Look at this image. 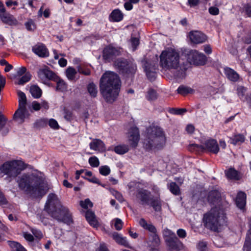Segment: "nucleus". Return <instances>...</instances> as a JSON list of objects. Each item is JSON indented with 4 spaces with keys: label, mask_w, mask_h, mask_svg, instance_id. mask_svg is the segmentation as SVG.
I'll return each instance as SVG.
<instances>
[{
    "label": "nucleus",
    "mask_w": 251,
    "mask_h": 251,
    "mask_svg": "<svg viewBox=\"0 0 251 251\" xmlns=\"http://www.w3.org/2000/svg\"><path fill=\"white\" fill-rule=\"evenodd\" d=\"M19 188L35 197H43L48 188L44 178L33 174H24L17 180Z\"/></svg>",
    "instance_id": "obj_1"
},
{
    "label": "nucleus",
    "mask_w": 251,
    "mask_h": 251,
    "mask_svg": "<svg viewBox=\"0 0 251 251\" xmlns=\"http://www.w3.org/2000/svg\"><path fill=\"white\" fill-rule=\"evenodd\" d=\"M121 81L117 74L105 72L100 79V91L107 102H113L119 95Z\"/></svg>",
    "instance_id": "obj_2"
},
{
    "label": "nucleus",
    "mask_w": 251,
    "mask_h": 251,
    "mask_svg": "<svg viewBox=\"0 0 251 251\" xmlns=\"http://www.w3.org/2000/svg\"><path fill=\"white\" fill-rule=\"evenodd\" d=\"M44 210L53 218L59 222L70 225L73 222L72 214L69 209L61 205L54 194H50L45 204Z\"/></svg>",
    "instance_id": "obj_3"
},
{
    "label": "nucleus",
    "mask_w": 251,
    "mask_h": 251,
    "mask_svg": "<svg viewBox=\"0 0 251 251\" xmlns=\"http://www.w3.org/2000/svg\"><path fill=\"white\" fill-rule=\"evenodd\" d=\"M159 65L166 71L180 68V71L176 76L178 78H183L185 76L186 69L181 67L179 54L174 49H168L162 51L160 55Z\"/></svg>",
    "instance_id": "obj_4"
},
{
    "label": "nucleus",
    "mask_w": 251,
    "mask_h": 251,
    "mask_svg": "<svg viewBox=\"0 0 251 251\" xmlns=\"http://www.w3.org/2000/svg\"><path fill=\"white\" fill-rule=\"evenodd\" d=\"M226 217L222 210L217 208H212L204 214L203 218L205 227L211 230L219 231L222 226L226 223Z\"/></svg>",
    "instance_id": "obj_5"
},
{
    "label": "nucleus",
    "mask_w": 251,
    "mask_h": 251,
    "mask_svg": "<svg viewBox=\"0 0 251 251\" xmlns=\"http://www.w3.org/2000/svg\"><path fill=\"white\" fill-rule=\"evenodd\" d=\"M166 138L162 129L152 127L148 130V137L144 141V147L148 150L159 149L165 145Z\"/></svg>",
    "instance_id": "obj_6"
},
{
    "label": "nucleus",
    "mask_w": 251,
    "mask_h": 251,
    "mask_svg": "<svg viewBox=\"0 0 251 251\" xmlns=\"http://www.w3.org/2000/svg\"><path fill=\"white\" fill-rule=\"evenodd\" d=\"M24 169L22 162L15 160L6 161L0 167V172L11 179L17 177Z\"/></svg>",
    "instance_id": "obj_7"
},
{
    "label": "nucleus",
    "mask_w": 251,
    "mask_h": 251,
    "mask_svg": "<svg viewBox=\"0 0 251 251\" xmlns=\"http://www.w3.org/2000/svg\"><path fill=\"white\" fill-rule=\"evenodd\" d=\"M188 62L191 65L200 66L204 65L207 61L205 55L197 50H190L186 53Z\"/></svg>",
    "instance_id": "obj_8"
},
{
    "label": "nucleus",
    "mask_w": 251,
    "mask_h": 251,
    "mask_svg": "<svg viewBox=\"0 0 251 251\" xmlns=\"http://www.w3.org/2000/svg\"><path fill=\"white\" fill-rule=\"evenodd\" d=\"M114 66L123 74H132L135 73L136 65L132 62H129L124 58L117 59L114 62Z\"/></svg>",
    "instance_id": "obj_9"
},
{
    "label": "nucleus",
    "mask_w": 251,
    "mask_h": 251,
    "mask_svg": "<svg viewBox=\"0 0 251 251\" xmlns=\"http://www.w3.org/2000/svg\"><path fill=\"white\" fill-rule=\"evenodd\" d=\"M190 150H195L198 151L206 150L207 151L217 154L219 151V148L216 140L214 139H209L206 141L204 145H199L197 144H192L190 146Z\"/></svg>",
    "instance_id": "obj_10"
},
{
    "label": "nucleus",
    "mask_w": 251,
    "mask_h": 251,
    "mask_svg": "<svg viewBox=\"0 0 251 251\" xmlns=\"http://www.w3.org/2000/svg\"><path fill=\"white\" fill-rule=\"evenodd\" d=\"M145 71L148 78L153 81L156 77L157 64L155 61H146L143 64Z\"/></svg>",
    "instance_id": "obj_11"
},
{
    "label": "nucleus",
    "mask_w": 251,
    "mask_h": 251,
    "mask_svg": "<svg viewBox=\"0 0 251 251\" xmlns=\"http://www.w3.org/2000/svg\"><path fill=\"white\" fill-rule=\"evenodd\" d=\"M151 198V193L147 190L141 188L137 191L136 200L142 205H149Z\"/></svg>",
    "instance_id": "obj_12"
},
{
    "label": "nucleus",
    "mask_w": 251,
    "mask_h": 251,
    "mask_svg": "<svg viewBox=\"0 0 251 251\" xmlns=\"http://www.w3.org/2000/svg\"><path fill=\"white\" fill-rule=\"evenodd\" d=\"M39 77L42 80H57V75L48 67H44L41 68L38 72Z\"/></svg>",
    "instance_id": "obj_13"
},
{
    "label": "nucleus",
    "mask_w": 251,
    "mask_h": 251,
    "mask_svg": "<svg viewBox=\"0 0 251 251\" xmlns=\"http://www.w3.org/2000/svg\"><path fill=\"white\" fill-rule=\"evenodd\" d=\"M189 37L191 42L195 44H201L207 40L206 36L198 30L190 31Z\"/></svg>",
    "instance_id": "obj_14"
},
{
    "label": "nucleus",
    "mask_w": 251,
    "mask_h": 251,
    "mask_svg": "<svg viewBox=\"0 0 251 251\" xmlns=\"http://www.w3.org/2000/svg\"><path fill=\"white\" fill-rule=\"evenodd\" d=\"M128 140L132 148H135L139 140V132L136 127H132L128 132Z\"/></svg>",
    "instance_id": "obj_15"
},
{
    "label": "nucleus",
    "mask_w": 251,
    "mask_h": 251,
    "mask_svg": "<svg viewBox=\"0 0 251 251\" xmlns=\"http://www.w3.org/2000/svg\"><path fill=\"white\" fill-rule=\"evenodd\" d=\"M160 243L159 238L156 233L150 234L147 241L150 251H159Z\"/></svg>",
    "instance_id": "obj_16"
},
{
    "label": "nucleus",
    "mask_w": 251,
    "mask_h": 251,
    "mask_svg": "<svg viewBox=\"0 0 251 251\" xmlns=\"http://www.w3.org/2000/svg\"><path fill=\"white\" fill-rule=\"evenodd\" d=\"M165 241L170 251H179L183 249L182 243L176 236L173 239H165Z\"/></svg>",
    "instance_id": "obj_17"
},
{
    "label": "nucleus",
    "mask_w": 251,
    "mask_h": 251,
    "mask_svg": "<svg viewBox=\"0 0 251 251\" xmlns=\"http://www.w3.org/2000/svg\"><path fill=\"white\" fill-rule=\"evenodd\" d=\"M121 51L119 49L112 46H108L104 48L103 51V58L109 61L114 57L120 55Z\"/></svg>",
    "instance_id": "obj_18"
},
{
    "label": "nucleus",
    "mask_w": 251,
    "mask_h": 251,
    "mask_svg": "<svg viewBox=\"0 0 251 251\" xmlns=\"http://www.w3.org/2000/svg\"><path fill=\"white\" fill-rule=\"evenodd\" d=\"M33 52L40 57H47L49 55V52L46 46L41 43H38L32 47Z\"/></svg>",
    "instance_id": "obj_19"
},
{
    "label": "nucleus",
    "mask_w": 251,
    "mask_h": 251,
    "mask_svg": "<svg viewBox=\"0 0 251 251\" xmlns=\"http://www.w3.org/2000/svg\"><path fill=\"white\" fill-rule=\"evenodd\" d=\"M27 110L26 107H19L13 116V119L19 123H23L27 117Z\"/></svg>",
    "instance_id": "obj_20"
},
{
    "label": "nucleus",
    "mask_w": 251,
    "mask_h": 251,
    "mask_svg": "<svg viewBox=\"0 0 251 251\" xmlns=\"http://www.w3.org/2000/svg\"><path fill=\"white\" fill-rule=\"evenodd\" d=\"M113 239L118 244L127 248H130L128 242L126 238L122 237L120 234L116 232H114L111 234Z\"/></svg>",
    "instance_id": "obj_21"
},
{
    "label": "nucleus",
    "mask_w": 251,
    "mask_h": 251,
    "mask_svg": "<svg viewBox=\"0 0 251 251\" xmlns=\"http://www.w3.org/2000/svg\"><path fill=\"white\" fill-rule=\"evenodd\" d=\"M90 148L92 150L98 151H102L105 150L103 142L98 139L93 140L92 142L90 143Z\"/></svg>",
    "instance_id": "obj_22"
},
{
    "label": "nucleus",
    "mask_w": 251,
    "mask_h": 251,
    "mask_svg": "<svg viewBox=\"0 0 251 251\" xmlns=\"http://www.w3.org/2000/svg\"><path fill=\"white\" fill-rule=\"evenodd\" d=\"M226 76L232 81H236L239 78V75L233 69L230 68H226L224 69Z\"/></svg>",
    "instance_id": "obj_23"
},
{
    "label": "nucleus",
    "mask_w": 251,
    "mask_h": 251,
    "mask_svg": "<svg viewBox=\"0 0 251 251\" xmlns=\"http://www.w3.org/2000/svg\"><path fill=\"white\" fill-rule=\"evenodd\" d=\"M139 223L140 225L143 228L150 231L151 234L156 233V229L155 227L152 224L148 223L144 219H141Z\"/></svg>",
    "instance_id": "obj_24"
},
{
    "label": "nucleus",
    "mask_w": 251,
    "mask_h": 251,
    "mask_svg": "<svg viewBox=\"0 0 251 251\" xmlns=\"http://www.w3.org/2000/svg\"><path fill=\"white\" fill-rule=\"evenodd\" d=\"M246 195L245 193L239 192L236 197V203L240 209H243L246 204Z\"/></svg>",
    "instance_id": "obj_25"
},
{
    "label": "nucleus",
    "mask_w": 251,
    "mask_h": 251,
    "mask_svg": "<svg viewBox=\"0 0 251 251\" xmlns=\"http://www.w3.org/2000/svg\"><path fill=\"white\" fill-rule=\"evenodd\" d=\"M85 217L88 222L93 227H97L98 222L96 219L95 214L91 210H88L85 214Z\"/></svg>",
    "instance_id": "obj_26"
},
{
    "label": "nucleus",
    "mask_w": 251,
    "mask_h": 251,
    "mask_svg": "<svg viewBox=\"0 0 251 251\" xmlns=\"http://www.w3.org/2000/svg\"><path fill=\"white\" fill-rule=\"evenodd\" d=\"M0 18L2 22L10 25H15L17 22L13 16L7 13L0 15Z\"/></svg>",
    "instance_id": "obj_27"
},
{
    "label": "nucleus",
    "mask_w": 251,
    "mask_h": 251,
    "mask_svg": "<svg viewBox=\"0 0 251 251\" xmlns=\"http://www.w3.org/2000/svg\"><path fill=\"white\" fill-rule=\"evenodd\" d=\"M123 17V13L118 9L114 10L110 15V20L115 22L122 21Z\"/></svg>",
    "instance_id": "obj_28"
},
{
    "label": "nucleus",
    "mask_w": 251,
    "mask_h": 251,
    "mask_svg": "<svg viewBox=\"0 0 251 251\" xmlns=\"http://www.w3.org/2000/svg\"><path fill=\"white\" fill-rule=\"evenodd\" d=\"M225 174L228 179L239 180L240 178V176L238 172L232 168L226 170Z\"/></svg>",
    "instance_id": "obj_29"
},
{
    "label": "nucleus",
    "mask_w": 251,
    "mask_h": 251,
    "mask_svg": "<svg viewBox=\"0 0 251 251\" xmlns=\"http://www.w3.org/2000/svg\"><path fill=\"white\" fill-rule=\"evenodd\" d=\"M150 204L155 211L159 212L161 210L162 203L159 198H153L151 197Z\"/></svg>",
    "instance_id": "obj_30"
},
{
    "label": "nucleus",
    "mask_w": 251,
    "mask_h": 251,
    "mask_svg": "<svg viewBox=\"0 0 251 251\" xmlns=\"http://www.w3.org/2000/svg\"><path fill=\"white\" fill-rule=\"evenodd\" d=\"M221 197L220 192L217 190H213L209 192L208 196V200L209 202L214 203L218 201Z\"/></svg>",
    "instance_id": "obj_31"
},
{
    "label": "nucleus",
    "mask_w": 251,
    "mask_h": 251,
    "mask_svg": "<svg viewBox=\"0 0 251 251\" xmlns=\"http://www.w3.org/2000/svg\"><path fill=\"white\" fill-rule=\"evenodd\" d=\"M245 141V137L243 135L238 134L230 138V143L233 145L240 144Z\"/></svg>",
    "instance_id": "obj_32"
},
{
    "label": "nucleus",
    "mask_w": 251,
    "mask_h": 251,
    "mask_svg": "<svg viewBox=\"0 0 251 251\" xmlns=\"http://www.w3.org/2000/svg\"><path fill=\"white\" fill-rule=\"evenodd\" d=\"M30 93L32 96L35 99L40 98L42 95V90L37 85H32L30 87Z\"/></svg>",
    "instance_id": "obj_33"
},
{
    "label": "nucleus",
    "mask_w": 251,
    "mask_h": 251,
    "mask_svg": "<svg viewBox=\"0 0 251 251\" xmlns=\"http://www.w3.org/2000/svg\"><path fill=\"white\" fill-rule=\"evenodd\" d=\"M177 92L178 94L185 96L188 94L193 93L194 90L189 87L180 85L177 89Z\"/></svg>",
    "instance_id": "obj_34"
},
{
    "label": "nucleus",
    "mask_w": 251,
    "mask_h": 251,
    "mask_svg": "<svg viewBox=\"0 0 251 251\" xmlns=\"http://www.w3.org/2000/svg\"><path fill=\"white\" fill-rule=\"evenodd\" d=\"M168 188L170 192L175 195H179L180 194L179 187L176 182H171L168 184Z\"/></svg>",
    "instance_id": "obj_35"
},
{
    "label": "nucleus",
    "mask_w": 251,
    "mask_h": 251,
    "mask_svg": "<svg viewBox=\"0 0 251 251\" xmlns=\"http://www.w3.org/2000/svg\"><path fill=\"white\" fill-rule=\"evenodd\" d=\"M8 244L13 251H27L20 243L15 241H9Z\"/></svg>",
    "instance_id": "obj_36"
},
{
    "label": "nucleus",
    "mask_w": 251,
    "mask_h": 251,
    "mask_svg": "<svg viewBox=\"0 0 251 251\" xmlns=\"http://www.w3.org/2000/svg\"><path fill=\"white\" fill-rule=\"evenodd\" d=\"M19 97V107H26V98L25 94L22 91L18 92Z\"/></svg>",
    "instance_id": "obj_37"
},
{
    "label": "nucleus",
    "mask_w": 251,
    "mask_h": 251,
    "mask_svg": "<svg viewBox=\"0 0 251 251\" xmlns=\"http://www.w3.org/2000/svg\"><path fill=\"white\" fill-rule=\"evenodd\" d=\"M129 151L128 146L126 145L117 146L114 148V151L118 154H123Z\"/></svg>",
    "instance_id": "obj_38"
},
{
    "label": "nucleus",
    "mask_w": 251,
    "mask_h": 251,
    "mask_svg": "<svg viewBox=\"0 0 251 251\" xmlns=\"http://www.w3.org/2000/svg\"><path fill=\"white\" fill-rule=\"evenodd\" d=\"M76 73V71L71 67H68L66 71V76L70 80H73L75 78Z\"/></svg>",
    "instance_id": "obj_39"
},
{
    "label": "nucleus",
    "mask_w": 251,
    "mask_h": 251,
    "mask_svg": "<svg viewBox=\"0 0 251 251\" xmlns=\"http://www.w3.org/2000/svg\"><path fill=\"white\" fill-rule=\"evenodd\" d=\"M87 90L90 96L93 97H96L97 95V89L95 84L91 83L87 86Z\"/></svg>",
    "instance_id": "obj_40"
},
{
    "label": "nucleus",
    "mask_w": 251,
    "mask_h": 251,
    "mask_svg": "<svg viewBox=\"0 0 251 251\" xmlns=\"http://www.w3.org/2000/svg\"><path fill=\"white\" fill-rule=\"evenodd\" d=\"M163 234L165 239H171L176 236L174 232L168 228L164 229Z\"/></svg>",
    "instance_id": "obj_41"
},
{
    "label": "nucleus",
    "mask_w": 251,
    "mask_h": 251,
    "mask_svg": "<svg viewBox=\"0 0 251 251\" xmlns=\"http://www.w3.org/2000/svg\"><path fill=\"white\" fill-rule=\"evenodd\" d=\"M237 94L240 99L244 100L246 99V89L242 86H239L237 89Z\"/></svg>",
    "instance_id": "obj_42"
},
{
    "label": "nucleus",
    "mask_w": 251,
    "mask_h": 251,
    "mask_svg": "<svg viewBox=\"0 0 251 251\" xmlns=\"http://www.w3.org/2000/svg\"><path fill=\"white\" fill-rule=\"evenodd\" d=\"M31 75L29 72H27L19 79L18 84L19 85H23L25 83L29 81L31 78Z\"/></svg>",
    "instance_id": "obj_43"
},
{
    "label": "nucleus",
    "mask_w": 251,
    "mask_h": 251,
    "mask_svg": "<svg viewBox=\"0 0 251 251\" xmlns=\"http://www.w3.org/2000/svg\"><path fill=\"white\" fill-rule=\"evenodd\" d=\"M146 97L149 100H154L157 98V94L155 91L151 89L149 90Z\"/></svg>",
    "instance_id": "obj_44"
},
{
    "label": "nucleus",
    "mask_w": 251,
    "mask_h": 251,
    "mask_svg": "<svg viewBox=\"0 0 251 251\" xmlns=\"http://www.w3.org/2000/svg\"><path fill=\"white\" fill-rule=\"evenodd\" d=\"M88 162L89 164L93 167H98L100 165L99 160L95 156L90 157Z\"/></svg>",
    "instance_id": "obj_45"
},
{
    "label": "nucleus",
    "mask_w": 251,
    "mask_h": 251,
    "mask_svg": "<svg viewBox=\"0 0 251 251\" xmlns=\"http://www.w3.org/2000/svg\"><path fill=\"white\" fill-rule=\"evenodd\" d=\"M99 172L101 175L106 176L110 173L111 170L108 166L104 165L100 167Z\"/></svg>",
    "instance_id": "obj_46"
},
{
    "label": "nucleus",
    "mask_w": 251,
    "mask_h": 251,
    "mask_svg": "<svg viewBox=\"0 0 251 251\" xmlns=\"http://www.w3.org/2000/svg\"><path fill=\"white\" fill-rule=\"evenodd\" d=\"M67 88V86L65 82L62 80H59L57 82L56 89L57 91H64Z\"/></svg>",
    "instance_id": "obj_47"
},
{
    "label": "nucleus",
    "mask_w": 251,
    "mask_h": 251,
    "mask_svg": "<svg viewBox=\"0 0 251 251\" xmlns=\"http://www.w3.org/2000/svg\"><path fill=\"white\" fill-rule=\"evenodd\" d=\"M80 205L82 207L85 209L93 206V203L89 199H86L84 201H80Z\"/></svg>",
    "instance_id": "obj_48"
},
{
    "label": "nucleus",
    "mask_w": 251,
    "mask_h": 251,
    "mask_svg": "<svg viewBox=\"0 0 251 251\" xmlns=\"http://www.w3.org/2000/svg\"><path fill=\"white\" fill-rule=\"evenodd\" d=\"M25 27L26 29L28 30H34L36 28V25L34 23V22L31 20H28L25 24Z\"/></svg>",
    "instance_id": "obj_49"
},
{
    "label": "nucleus",
    "mask_w": 251,
    "mask_h": 251,
    "mask_svg": "<svg viewBox=\"0 0 251 251\" xmlns=\"http://www.w3.org/2000/svg\"><path fill=\"white\" fill-rule=\"evenodd\" d=\"M31 231L32 232L34 236L39 240H40L43 237V234L42 233V232L37 229L31 228Z\"/></svg>",
    "instance_id": "obj_50"
},
{
    "label": "nucleus",
    "mask_w": 251,
    "mask_h": 251,
    "mask_svg": "<svg viewBox=\"0 0 251 251\" xmlns=\"http://www.w3.org/2000/svg\"><path fill=\"white\" fill-rule=\"evenodd\" d=\"M48 124L49 126L51 128H53L54 129H57L59 128V126L57 122L53 119H50L48 121Z\"/></svg>",
    "instance_id": "obj_51"
},
{
    "label": "nucleus",
    "mask_w": 251,
    "mask_h": 251,
    "mask_svg": "<svg viewBox=\"0 0 251 251\" xmlns=\"http://www.w3.org/2000/svg\"><path fill=\"white\" fill-rule=\"evenodd\" d=\"M213 242L215 245L218 248H222L224 246L223 239L219 237H216Z\"/></svg>",
    "instance_id": "obj_52"
},
{
    "label": "nucleus",
    "mask_w": 251,
    "mask_h": 251,
    "mask_svg": "<svg viewBox=\"0 0 251 251\" xmlns=\"http://www.w3.org/2000/svg\"><path fill=\"white\" fill-rule=\"evenodd\" d=\"M123 222L122 221L119 219L116 218L115 219V223H114V226L116 230H120L123 227Z\"/></svg>",
    "instance_id": "obj_53"
},
{
    "label": "nucleus",
    "mask_w": 251,
    "mask_h": 251,
    "mask_svg": "<svg viewBox=\"0 0 251 251\" xmlns=\"http://www.w3.org/2000/svg\"><path fill=\"white\" fill-rule=\"evenodd\" d=\"M131 43L133 48V50H135L136 49L137 47L139 44V40L138 38L136 37H131Z\"/></svg>",
    "instance_id": "obj_54"
},
{
    "label": "nucleus",
    "mask_w": 251,
    "mask_h": 251,
    "mask_svg": "<svg viewBox=\"0 0 251 251\" xmlns=\"http://www.w3.org/2000/svg\"><path fill=\"white\" fill-rule=\"evenodd\" d=\"M6 121V118L0 112V131L5 126Z\"/></svg>",
    "instance_id": "obj_55"
},
{
    "label": "nucleus",
    "mask_w": 251,
    "mask_h": 251,
    "mask_svg": "<svg viewBox=\"0 0 251 251\" xmlns=\"http://www.w3.org/2000/svg\"><path fill=\"white\" fill-rule=\"evenodd\" d=\"M77 71L80 74H83L86 75H90V71L89 69H84L81 66H78L77 67Z\"/></svg>",
    "instance_id": "obj_56"
},
{
    "label": "nucleus",
    "mask_w": 251,
    "mask_h": 251,
    "mask_svg": "<svg viewBox=\"0 0 251 251\" xmlns=\"http://www.w3.org/2000/svg\"><path fill=\"white\" fill-rule=\"evenodd\" d=\"M187 110L185 108L181 109H172L171 112L174 114L181 115L186 112Z\"/></svg>",
    "instance_id": "obj_57"
},
{
    "label": "nucleus",
    "mask_w": 251,
    "mask_h": 251,
    "mask_svg": "<svg viewBox=\"0 0 251 251\" xmlns=\"http://www.w3.org/2000/svg\"><path fill=\"white\" fill-rule=\"evenodd\" d=\"M197 248L199 251H204L207 248V244L203 241L200 242L198 244Z\"/></svg>",
    "instance_id": "obj_58"
},
{
    "label": "nucleus",
    "mask_w": 251,
    "mask_h": 251,
    "mask_svg": "<svg viewBox=\"0 0 251 251\" xmlns=\"http://www.w3.org/2000/svg\"><path fill=\"white\" fill-rule=\"evenodd\" d=\"M48 123V120L47 119H41L36 122V124L40 127L46 126Z\"/></svg>",
    "instance_id": "obj_59"
},
{
    "label": "nucleus",
    "mask_w": 251,
    "mask_h": 251,
    "mask_svg": "<svg viewBox=\"0 0 251 251\" xmlns=\"http://www.w3.org/2000/svg\"><path fill=\"white\" fill-rule=\"evenodd\" d=\"M23 236L25 239L28 242H33L34 240L33 236L30 233L28 232H25L23 233Z\"/></svg>",
    "instance_id": "obj_60"
},
{
    "label": "nucleus",
    "mask_w": 251,
    "mask_h": 251,
    "mask_svg": "<svg viewBox=\"0 0 251 251\" xmlns=\"http://www.w3.org/2000/svg\"><path fill=\"white\" fill-rule=\"evenodd\" d=\"M176 233L178 236L181 238H184L186 236L185 230L182 228L178 229L176 231Z\"/></svg>",
    "instance_id": "obj_61"
},
{
    "label": "nucleus",
    "mask_w": 251,
    "mask_h": 251,
    "mask_svg": "<svg viewBox=\"0 0 251 251\" xmlns=\"http://www.w3.org/2000/svg\"><path fill=\"white\" fill-rule=\"evenodd\" d=\"M64 118L69 121L72 119V113L69 110H65L64 111Z\"/></svg>",
    "instance_id": "obj_62"
},
{
    "label": "nucleus",
    "mask_w": 251,
    "mask_h": 251,
    "mask_svg": "<svg viewBox=\"0 0 251 251\" xmlns=\"http://www.w3.org/2000/svg\"><path fill=\"white\" fill-rule=\"evenodd\" d=\"M209 12L213 15H217L219 13V10L217 7L212 6L209 8Z\"/></svg>",
    "instance_id": "obj_63"
},
{
    "label": "nucleus",
    "mask_w": 251,
    "mask_h": 251,
    "mask_svg": "<svg viewBox=\"0 0 251 251\" xmlns=\"http://www.w3.org/2000/svg\"><path fill=\"white\" fill-rule=\"evenodd\" d=\"M244 8L246 14L249 17H251V5L249 4H247L245 5Z\"/></svg>",
    "instance_id": "obj_64"
}]
</instances>
